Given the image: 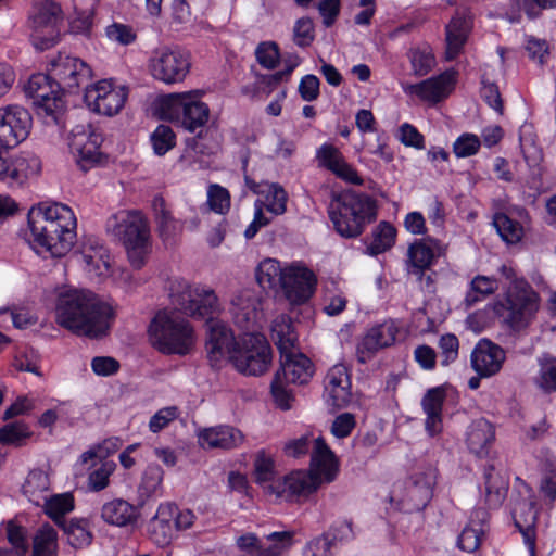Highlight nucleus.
Instances as JSON below:
<instances>
[{
    "instance_id": "1",
    "label": "nucleus",
    "mask_w": 556,
    "mask_h": 556,
    "mask_svg": "<svg viewBox=\"0 0 556 556\" xmlns=\"http://www.w3.org/2000/svg\"><path fill=\"white\" fill-rule=\"evenodd\" d=\"M76 217L72 208L58 202H40L27 213L24 238L39 255L62 257L76 239Z\"/></svg>"
},
{
    "instance_id": "2",
    "label": "nucleus",
    "mask_w": 556,
    "mask_h": 556,
    "mask_svg": "<svg viewBox=\"0 0 556 556\" xmlns=\"http://www.w3.org/2000/svg\"><path fill=\"white\" fill-rule=\"evenodd\" d=\"M53 311L59 326L91 339L105 336L116 315L112 303L91 291L73 288L58 291Z\"/></svg>"
},
{
    "instance_id": "3",
    "label": "nucleus",
    "mask_w": 556,
    "mask_h": 556,
    "mask_svg": "<svg viewBox=\"0 0 556 556\" xmlns=\"http://www.w3.org/2000/svg\"><path fill=\"white\" fill-rule=\"evenodd\" d=\"M500 273L509 285L493 302L492 309L511 329H525L534 320L541 307V298L526 279L517 277L510 265L501 266Z\"/></svg>"
},
{
    "instance_id": "4",
    "label": "nucleus",
    "mask_w": 556,
    "mask_h": 556,
    "mask_svg": "<svg viewBox=\"0 0 556 556\" xmlns=\"http://www.w3.org/2000/svg\"><path fill=\"white\" fill-rule=\"evenodd\" d=\"M148 336L151 344L166 355H188L198 340L194 327L175 309L156 313L149 325Z\"/></svg>"
},
{
    "instance_id": "5",
    "label": "nucleus",
    "mask_w": 556,
    "mask_h": 556,
    "mask_svg": "<svg viewBox=\"0 0 556 556\" xmlns=\"http://www.w3.org/2000/svg\"><path fill=\"white\" fill-rule=\"evenodd\" d=\"M108 229L123 241L130 265L142 268L152 251L147 217L139 211H122L109 219Z\"/></svg>"
},
{
    "instance_id": "6",
    "label": "nucleus",
    "mask_w": 556,
    "mask_h": 556,
    "mask_svg": "<svg viewBox=\"0 0 556 556\" xmlns=\"http://www.w3.org/2000/svg\"><path fill=\"white\" fill-rule=\"evenodd\" d=\"M329 217L340 236L354 238L376 217L375 202L365 194L343 193L332 199Z\"/></svg>"
},
{
    "instance_id": "7",
    "label": "nucleus",
    "mask_w": 556,
    "mask_h": 556,
    "mask_svg": "<svg viewBox=\"0 0 556 556\" xmlns=\"http://www.w3.org/2000/svg\"><path fill=\"white\" fill-rule=\"evenodd\" d=\"M202 97L201 90L169 93L160 101V115L189 132H195L207 124L211 116V110Z\"/></svg>"
},
{
    "instance_id": "8",
    "label": "nucleus",
    "mask_w": 556,
    "mask_h": 556,
    "mask_svg": "<svg viewBox=\"0 0 556 556\" xmlns=\"http://www.w3.org/2000/svg\"><path fill=\"white\" fill-rule=\"evenodd\" d=\"M63 21V11L58 2L34 0L28 14L33 47L38 51L54 47L60 41Z\"/></svg>"
},
{
    "instance_id": "9",
    "label": "nucleus",
    "mask_w": 556,
    "mask_h": 556,
    "mask_svg": "<svg viewBox=\"0 0 556 556\" xmlns=\"http://www.w3.org/2000/svg\"><path fill=\"white\" fill-rule=\"evenodd\" d=\"M172 303L185 314L194 318H205L220 309V304L214 290L200 283L177 278L169 283Z\"/></svg>"
},
{
    "instance_id": "10",
    "label": "nucleus",
    "mask_w": 556,
    "mask_h": 556,
    "mask_svg": "<svg viewBox=\"0 0 556 556\" xmlns=\"http://www.w3.org/2000/svg\"><path fill=\"white\" fill-rule=\"evenodd\" d=\"M339 471V459L321 437L314 440L309 472L296 470L285 479V486H313L330 483Z\"/></svg>"
},
{
    "instance_id": "11",
    "label": "nucleus",
    "mask_w": 556,
    "mask_h": 556,
    "mask_svg": "<svg viewBox=\"0 0 556 556\" xmlns=\"http://www.w3.org/2000/svg\"><path fill=\"white\" fill-rule=\"evenodd\" d=\"M24 93L39 116L47 118V122L59 123L65 110V101L62 89L51 75H31L24 85Z\"/></svg>"
},
{
    "instance_id": "12",
    "label": "nucleus",
    "mask_w": 556,
    "mask_h": 556,
    "mask_svg": "<svg viewBox=\"0 0 556 556\" xmlns=\"http://www.w3.org/2000/svg\"><path fill=\"white\" fill-rule=\"evenodd\" d=\"M273 362V351L266 338L260 332H247L239 339V345L231 359L233 367L245 376H262Z\"/></svg>"
},
{
    "instance_id": "13",
    "label": "nucleus",
    "mask_w": 556,
    "mask_h": 556,
    "mask_svg": "<svg viewBox=\"0 0 556 556\" xmlns=\"http://www.w3.org/2000/svg\"><path fill=\"white\" fill-rule=\"evenodd\" d=\"M129 96V88L113 78H103L86 86L84 103L98 115L112 117L121 113Z\"/></svg>"
},
{
    "instance_id": "14",
    "label": "nucleus",
    "mask_w": 556,
    "mask_h": 556,
    "mask_svg": "<svg viewBox=\"0 0 556 556\" xmlns=\"http://www.w3.org/2000/svg\"><path fill=\"white\" fill-rule=\"evenodd\" d=\"M147 67L155 80L165 85L179 84L190 72V55L178 47H157L151 51Z\"/></svg>"
},
{
    "instance_id": "15",
    "label": "nucleus",
    "mask_w": 556,
    "mask_h": 556,
    "mask_svg": "<svg viewBox=\"0 0 556 556\" xmlns=\"http://www.w3.org/2000/svg\"><path fill=\"white\" fill-rule=\"evenodd\" d=\"M317 277L303 262L285 263V275L280 290L291 305L306 303L315 293Z\"/></svg>"
},
{
    "instance_id": "16",
    "label": "nucleus",
    "mask_w": 556,
    "mask_h": 556,
    "mask_svg": "<svg viewBox=\"0 0 556 556\" xmlns=\"http://www.w3.org/2000/svg\"><path fill=\"white\" fill-rule=\"evenodd\" d=\"M33 128V116L20 104L0 106V146L14 149L27 140Z\"/></svg>"
},
{
    "instance_id": "17",
    "label": "nucleus",
    "mask_w": 556,
    "mask_h": 556,
    "mask_svg": "<svg viewBox=\"0 0 556 556\" xmlns=\"http://www.w3.org/2000/svg\"><path fill=\"white\" fill-rule=\"evenodd\" d=\"M49 72L62 91L67 92H77L92 75L90 66L85 61L67 53H59L53 58Z\"/></svg>"
},
{
    "instance_id": "18",
    "label": "nucleus",
    "mask_w": 556,
    "mask_h": 556,
    "mask_svg": "<svg viewBox=\"0 0 556 556\" xmlns=\"http://www.w3.org/2000/svg\"><path fill=\"white\" fill-rule=\"evenodd\" d=\"M229 311L235 324L243 331L255 332L263 325L262 299L253 289H243L236 293Z\"/></svg>"
},
{
    "instance_id": "19",
    "label": "nucleus",
    "mask_w": 556,
    "mask_h": 556,
    "mask_svg": "<svg viewBox=\"0 0 556 556\" xmlns=\"http://www.w3.org/2000/svg\"><path fill=\"white\" fill-rule=\"evenodd\" d=\"M101 137L89 125H77L71 130L70 150L77 165L87 172L101 160Z\"/></svg>"
},
{
    "instance_id": "20",
    "label": "nucleus",
    "mask_w": 556,
    "mask_h": 556,
    "mask_svg": "<svg viewBox=\"0 0 556 556\" xmlns=\"http://www.w3.org/2000/svg\"><path fill=\"white\" fill-rule=\"evenodd\" d=\"M239 340L235 339L232 330L223 321L210 319L207 321V338L205 349L213 366L220 367L231 362Z\"/></svg>"
},
{
    "instance_id": "21",
    "label": "nucleus",
    "mask_w": 556,
    "mask_h": 556,
    "mask_svg": "<svg viewBox=\"0 0 556 556\" xmlns=\"http://www.w3.org/2000/svg\"><path fill=\"white\" fill-rule=\"evenodd\" d=\"M456 81L457 72L451 68L418 84H402V89L409 97H417L428 104H435L452 93Z\"/></svg>"
},
{
    "instance_id": "22",
    "label": "nucleus",
    "mask_w": 556,
    "mask_h": 556,
    "mask_svg": "<svg viewBox=\"0 0 556 556\" xmlns=\"http://www.w3.org/2000/svg\"><path fill=\"white\" fill-rule=\"evenodd\" d=\"M397 333L399 326L392 319L384 320L368 328L357 342V361L365 364L372 359L380 350L394 344Z\"/></svg>"
},
{
    "instance_id": "23",
    "label": "nucleus",
    "mask_w": 556,
    "mask_h": 556,
    "mask_svg": "<svg viewBox=\"0 0 556 556\" xmlns=\"http://www.w3.org/2000/svg\"><path fill=\"white\" fill-rule=\"evenodd\" d=\"M326 402L334 408L346 407L352 401V381L349 368L344 364H336L325 377Z\"/></svg>"
},
{
    "instance_id": "24",
    "label": "nucleus",
    "mask_w": 556,
    "mask_h": 556,
    "mask_svg": "<svg viewBox=\"0 0 556 556\" xmlns=\"http://www.w3.org/2000/svg\"><path fill=\"white\" fill-rule=\"evenodd\" d=\"M198 444L203 450H232L243 443V433L230 425L201 427L195 431Z\"/></svg>"
},
{
    "instance_id": "25",
    "label": "nucleus",
    "mask_w": 556,
    "mask_h": 556,
    "mask_svg": "<svg viewBox=\"0 0 556 556\" xmlns=\"http://www.w3.org/2000/svg\"><path fill=\"white\" fill-rule=\"evenodd\" d=\"M318 166L325 167L340 179L361 186L364 180L356 169L349 164L341 151L331 143L321 144L316 151Z\"/></svg>"
},
{
    "instance_id": "26",
    "label": "nucleus",
    "mask_w": 556,
    "mask_h": 556,
    "mask_svg": "<svg viewBox=\"0 0 556 556\" xmlns=\"http://www.w3.org/2000/svg\"><path fill=\"white\" fill-rule=\"evenodd\" d=\"M506 358L505 351L489 340H480L471 353V365L475 371L484 378L497 374Z\"/></svg>"
},
{
    "instance_id": "27",
    "label": "nucleus",
    "mask_w": 556,
    "mask_h": 556,
    "mask_svg": "<svg viewBox=\"0 0 556 556\" xmlns=\"http://www.w3.org/2000/svg\"><path fill=\"white\" fill-rule=\"evenodd\" d=\"M448 390L446 384L433 387L421 399L422 412L426 415L425 429L430 437L438 435L443 429L442 410Z\"/></svg>"
},
{
    "instance_id": "28",
    "label": "nucleus",
    "mask_w": 556,
    "mask_h": 556,
    "mask_svg": "<svg viewBox=\"0 0 556 556\" xmlns=\"http://www.w3.org/2000/svg\"><path fill=\"white\" fill-rule=\"evenodd\" d=\"M471 28V13L467 9L457 11L445 28L446 60H454L462 52Z\"/></svg>"
},
{
    "instance_id": "29",
    "label": "nucleus",
    "mask_w": 556,
    "mask_h": 556,
    "mask_svg": "<svg viewBox=\"0 0 556 556\" xmlns=\"http://www.w3.org/2000/svg\"><path fill=\"white\" fill-rule=\"evenodd\" d=\"M490 513L484 507L472 509L467 525L462 530L457 539V546L468 553L476 552L481 543L482 538L489 530Z\"/></svg>"
},
{
    "instance_id": "30",
    "label": "nucleus",
    "mask_w": 556,
    "mask_h": 556,
    "mask_svg": "<svg viewBox=\"0 0 556 556\" xmlns=\"http://www.w3.org/2000/svg\"><path fill=\"white\" fill-rule=\"evenodd\" d=\"M175 503L160 504L154 517L147 525V531L151 541L157 546L168 545L176 534L174 525Z\"/></svg>"
},
{
    "instance_id": "31",
    "label": "nucleus",
    "mask_w": 556,
    "mask_h": 556,
    "mask_svg": "<svg viewBox=\"0 0 556 556\" xmlns=\"http://www.w3.org/2000/svg\"><path fill=\"white\" fill-rule=\"evenodd\" d=\"M8 163L7 185H22L41 173V161L31 152H20L14 156L9 155Z\"/></svg>"
},
{
    "instance_id": "32",
    "label": "nucleus",
    "mask_w": 556,
    "mask_h": 556,
    "mask_svg": "<svg viewBox=\"0 0 556 556\" xmlns=\"http://www.w3.org/2000/svg\"><path fill=\"white\" fill-rule=\"evenodd\" d=\"M514 526L521 533L530 556L536 554L538 510L533 502L520 504L513 514Z\"/></svg>"
},
{
    "instance_id": "33",
    "label": "nucleus",
    "mask_w": 556,
    "mask_h": 556,
    "mask_svg": "<svg viewBox=\"0 0 556 556\" xmlns=\"http://www.w3.org/2000/svg\"><path fill=\"white\" fill-rule=\"evenodd\" d=\"M281 376L291 383L305 384L314 376L312 361L302 353L290 352L281 355Z\"/></svg>"
},
{
    "instance_id": "34",
    "label": "nucleus",
    "mask_w": 556,
    "mask_h": 556,
    "mask_svg": "<svg viewBox=\"0 0 556 556\" xmlns=\"http://www.w3.org/2000/svg\"><path fill=\"white\" fill-rule=\"evenodd\" d=\"M355 538L352 520L334 522L321 536L309 542L308 547L315 556H330L336 542H349Z\"/></svg>"
},
{
    "instance_id": "35",
    "label": "nucleus",
    "mask_w": 556,
    "mask_h": 556,
    "mask_svg": "<svg viewBox=\"0 0 556 556\" xmlns=\"http://www.w3.org/2000/svg\"><path fill=\"white\" fill-rule=\"evenodd\" d=\"M389 495L391 505L399 511L412 514L424 510L433 496V489H397Z\"/></svg>"
},
{
    "instance_id": "36",
    "label": "nucleus",
    "mask_w": 556,
    "mask_h": 556,
    "mask_svg": "<svg viewBox=\"0 0 556 556\" xmlns=\"http://www.w3.org/2000/svg\"><path fill=\"white\" fill-rule=\"evenodd\" d=\"M495 439V430L491 422L484 418L471 422L467 430L466 442L471 453L479 457L489 454Z\"/></svg>"
},
{
    "instance_id": "37",
    "label": "nucleus",
    "mask_w": 556,
    "mask_h": 556,
    "mask_svg": "<svg viewBox=\"0 0 556 556\" xmlns=\"http://www.w3.org/2000/svg\"><path fill=\"white\" fill-rule=\"evenodd\" d=\"M257 199L254 208L264 213L266 210L271 215H282L287 210L288 195L278 184H263L255 189Z\"/></svg>"
},
{
    "instance_id": "38",
    "label": "nucleus",
    "mask_w": 556,
    "mask_h": 556,
    "mask_svg": "<svg viewBox=\"0 0 556 556\" xmlns=\"http://www.w3.org/2000/svg\"><path fill=\"white\" fill-rule=\"evenodd\" d=\"M142 505V502L134 505L124 500H114L103 505L101 517L112 526L126 527L134 525L139 517V507Z\"/></svg>"
},
{
    "instance_id": "39",
    "label": "nucleus",
    "mask_w": 556,
    "mask_h": 556,
    "mask_svg": "<svg viewBox=\"0 0 556 556\" xmlns=\"http://www.w3.org/2000/svg\"><path fill=\"white\" fill-rule=\"evenodd\" d=\"M438 248V243L432 240H419L410 244L407 261L408 271L415 275H421L433 264Z\"/></svg>"
},
{
    "instance_id": "40",
    "label": "nucleus",
    "mask_w": 556,
    "mask_h": 556,
    "mask_svg": "<svg viewBox=\"0 0 556 556\" xmlns=\"http://www.w3.org/2000/svg\"><path fill=\"white\" fill-rule=\"evenodd\" d=\"M81 257L90 275L102 278L110 274V255L98 241L88 240L83 245Z\"/></svg>"
},
{
    "instance_id": "41",
    "label": "nucleus",
    "mask_w": 556,
    "mask_h": 556,
    "mask_svg": "<svg viewBox=\"0 0 556 556\" xmlns=\"http://www.w3.org/2000/svg\"><path fill=\"white\" fill-rule=\"evenodd\" d=\"M67 535L68 544L75 549L84 548L92 543L91 523L87 518H71L59 523Z\"/></svg>"
},
{
    "instance_id": "42",
    "label": "nucleus",
    "mask_w": 556,
    "mask_h": 556,
    "mask_svg": "<svg viewBox=\"0 0 556 556\" xmlns=\"http://www.w3.org/2000/svg\"><path fill=\"white\" fill-rule=\"evenodd\" d=\"M270 331L271 339L275 341L281 355L294 351L298 334L289 316L285 314L277 316L271 323Z\"/></svg>"
},
{
    "instance_id": "43",
    "label": "nucleus",
    "mask_w": 556,
    "mask_h": 556,
    "mask_svg": "<svg viewBox=\"0 0 556 556\" xmlns=\"http://www.w3.org/2000/svg\"><path fill=\"white\" fill-rule=\"evenodd\" d=\"M283 275L285 264L275 258L263 260L255 269L256 281L264 290L276 291L280 289Z\"/></svg>"
},
{
    "instance_id": "44",
    "label": "nucleus",
    "mask_w": 556,
    "mask_h": 556,
    "mask_svg": "<svg viewBox=\"0 0 556 556\" xmlns=\"http://www.w3.org/2000/svg\"><path fill=\"white\" fill-rule=\"evenodd\" d=\"M318 489H264V497L270 504H303L315 496Z\"/></svg>"
},
{
    "instance_id": "45",
    "label": "nucleus",
    "mask_w": 556,
    "mask_h": 556,
    "mask_svg": "<svg viewBox=\"0 0 556 556\" xmlns=\"http://www.w3.org/2000/svg\"><path fill=\"white\" fill-rule=\"evenodd\" d=\"M31 556H59L58 532L49 523L37 530L33 539Z\"/></svg>"
},
{
    "instance_id": "46",
    "label": "nucleus",
    "mask_w": 556,
    "mask_h": 556,
    "mask_svg": "<svg viewBox=\"0 0 556 556\" xmlns=\"http://www.w3.org/2000/svg\"><path fill=\"white\" fill-rule=\"evenodd\" d=\"M237 547L242 556H281V548L277 544L264 547L258 536L254 533H244L237 538Z\"/></svg>"
},
{
    "instance_id": "47",
    "label": "nucleus",
    "mask_w": 556,
    "mask_h": 556,
    "mask_svg": "<svg viewBox=\"0 0 556 556\" xmlns=\"http://www.w3.org/2000/svg\"><path fill=\"white\" fill-rule=\"evenodd\" d=\"M155 218L159 224L161 237L167 241L181 230V225L174 219L170 212L166 208L163 198L155 197L152 202Z\"/></svg>"
},
{
    "instance_id": "48",
    "label": "nucleus",
    "mask_w": 556,
    "mask_h": 556,
    "mask_svg": "<svg viewBox=\"0 0 556 556\" xmlns=\"http://www.w3.org/2000/svg\"><path fill=\"white\" fill-rule=\"evenodd\" d=\"M497 289L498 281L495 278L478 275L470 282L469 290L465 296V303L467 306H472L493 294Z\"/></svg>"
},
{
    "instance_id": "49",
    "label": "nucleus",
    "mask_w": 556,
    "mask_h": 556,
    "mask_svg": "<svg viewBox=\"0 0 556 556\" xmlns=\"http://www.w3.org/2000/svg\"><path fill=\"white\" fill-rule=\"evenodd\" d=\"M396 229L389 223H380L372 231V240L367 247V253L378 255L391 249L395 243Z\"/></svg>"
},
{
    "instance_id": "50",
    "label": "nucleus",
    "mask_w": 556,
    "mask_h": 556,
    "mask_svg": "<svg viewBox=\"0 0 556 556\" xmlns=\"http://www.w3.org/2000/svg\"><path fill=\"white\" fill-rule=\"evenodd\" d=\"M493 224L498 235L507 244H516L523 238V226L506 214H496Z\"/></svg>"
},
{
    "instance_id": "51",
    "label": "nucleus",
    "mask_w": 556,
    "mask_h": 556,
    "mask_svg": "<svg viewBox=\"0 0 556 556\" xmlns=\"http://www.w3.org/2000/svg\"><path fill=\"white\" fill-rule=\"evenodd\" d=\"M74 509V496L71 492L52 495L46 501L45 511L58 525L62 522L65 514Z\"/></svg>"
},
{
    "instance_id": "52",
    "label": "nucleus",
    "mask_w": 556,
    "mask_h": 556,
    "mask_svg": "<svg viewBox=\"0 0 556 556\" xmlns=\"http://www.w3.org/2000/svg\"><path fill=\"white\" fill-rule=\"evenodd\" d=\"M150 141L154 154L163 156L175 147L176 136L169 126L159 125L150 135Z\"/></svg>"
},
{
    "instance_id": "53",
    "label": "nucleus",
    "mask_w": 556,
    "mask_h": 556,
    "mask_svg": "<svg viewBox=\"0 0 556 556\" xmlns=\"http://www.w3.org/2000/svg\"><path fill=\"white\" fill-rule=\"evenodd\" d=\"M121 445L122 442L118 438L105 439L84 452L79 459L83 464H88L93 459L106 460L105 458L111 454H114Z\"/></svg>"
},
{
    "instance_id": "54",
    "label": "nucleus",
    "mask_w": 556,
    "mask_h": 556,
    "mask_svg": "<svg viewBox=\"0 0 556 556\" xmlns=\"http://www.w3.org/2000/svg\"><path fill=\"white\" fill-rule=\"evenodd\" d=\"M409 58L415 74L419 76L428 74L435 65L434 54L428 46L413 49Z\"/></svg>"
},
{
    "instance_id": "55",
    "label": "nucleus",
    "mask_w": 556,
    "mask_h": 556,
    "mask_svg": "<svg viewBox=\"0 0 556 556\" xmlns=\"http://www.w3.org/2000/svg\"><path fill=\"white\" fill-rule=\"evenodd\" d=\"M481 148V139L472 132H464L453 143V153L457 159L476 155Z\"/></svg>"
},
{
    "instance_id": "56",
    "label": "nucleus",
    "mask_w": 556,
    "mask_h": 556,
    "mask_svg": "<svg viewBox=\"0 0 556 556\" xmlns=\"http://www.w3.org/2000/svg\"><path fill=\"white\" fill-rule=\"evenodd\" d=\"M207 204L210 208L218 214H225L230 208V195L226 188L212 184L207 187Z\"/></svg>"
},
{
    "instance_id": "57",
    "label": "nucleus",
    "mask_w": 556,
    "mask_h": 556,
    "mask_svg": "<svg viewBox=\"0 0 556 556\" xmlns=\"http://www.w3.org/2000/svg\"><path fill=\"white\" fill-rule=\"evenodd\" d=\"M271 396L278 407L281 409H289L292 402L291 390L287 386V380L277 371L270 384Z\"/></svg>"
},
{
    "instance_id": "58",
    "label": "nucleus",
    "mask_w": 556,
    "mask_h": 556,
    "mask_svg": "<svg viewBox=\"0 0 556 556\" xmlns=\"http://www.w3.org/2000/svg\"><path fill=\"white\" fill-rule=\"evenodd\" d=\"M258 64L266 70H274L280 60L279 47L274 41L261 42L255 49Z\"/></svg>"
},
{
    "instance_id": "59",
    "label": "nucleus",
    "mask_w": 556,
    "mask_h": 556,
    "mask_svg": "<svg viewBox=\"0 0 556 556\" xmlns=\"http://www.w3.org/2000/svg\"><path fill=\"white\" fill-rule=\"evenodd\" d=\"M106 38L119 46H129L137 39L136 30L123 23H113L105 28Z\"/></svg>"
},
{
    "instance_id": "60",
    "label": "nucleus",
    "mask_w": 556,
    "mask_h": 556,
    "mask_svg": "<svg viewBox=\"0 0 556 556\" xmlns=\"http://www.w3.org/2000/svg\"><path fill=\"white\" fill-rule=\"evenodd\" d=\"M7 539L15 549V552H13L14 555L25 556L28 549V544L26 540V530L23 526L16 523L14 520H9L7 523Z\"/></svg>"
},
{
    "instance_id": "61",
    "label": "nucleus",
    "mask_w": 556,
    "mask_h": 556,
    "mask_svg": "<svg viewBox=\"0 0 556 556\" xmlns=\"http://www.w3.org/2000/svg\"><path fill=\"white\" fill-rule=\"evenodd\" d=\"M29 435L30 430L24 422L8 424L0 429V443L18 445Z\"/></svg>"
},
{
    "instance_id": "62",
    "label": "nucleus",
    "mask_w": 556,
    "mask_h": 556,
    "mask_svg": "<svg viewBox=\"0 0 556 556\" xmlns=\"http://www.w3.org/2000/svg\"><path fill=\"white\" fill-rule=\"evenodd\" d=\"M254 475L257 483L269 482L274 478V459L264 451L256 454L254 460Z\"/></svg>"
},
{
    "instance_id": "63",
    "label": "nucleus",
    "mask_w": 556,
    "mask_h": 556,
    "mask_svg": "<svg viewBox=\"0 0 556 556\" xmlns=\"http://www.w3.org/2000/svg\"><path fill=\"white\" fill-rule=\"evenodd\" d=\"M178 414L176 406H167L159 409L149 421V430L153 433L160 432L174 421L178 417Z\"/></svg>"
},
{
    "instance_id": "64",
    "label": "nucleus",
    "mask_w": 556,
    "mask_h": 556,
    "mask_svg": "<svg viewBox=\"0 0 556 556\" xmlns=\"http://www.w3.org/2000/svg\"><path fill=\"white\" fill-rule=\"evenodd\" d=\"M539 384L545 391H556V358L541 362Z\"/></svg>"
}]
</instances>
